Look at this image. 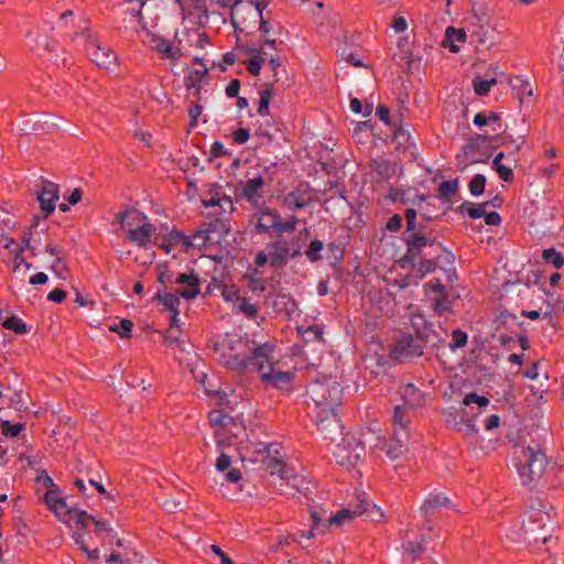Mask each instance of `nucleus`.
<instances>
[{
	"mask_svg": "<svg viewBox=\"0 0 564 564\" xmlns=\"http://www.w3.org/2000/svg\"><path fill=\"white\" fill-rule=\"evenodd\" d=\"M221 347L229 351L228 355L223 356L226 367L239 371L245 369L257 371L263 383L280 390L289 389L293 373L274 367V346L270 343L257 344L247 338L227 334L221 341Z\"/></svg>",
	"mask_w": 564,
	"mask_h": 564,
	"instance_id": "obj_1",
	"label": "nucleus"
},
{
	"mask_svg": "<svg viewBox=\"0 0 564 564\" xmlns=\"http://www.w3.org/2000/svg\"><path fill=\"white\" fill-rule=\"evenodd\" d=\"M546 437L545 430H536V438L516 451V467L523 486L538 487L550 463L544 448Z\"/></svg>",
	"mask_w": 564,
	"mask_h": 564,
	"instance_id": "obj_2",
	"label": "nucleus"
},
{
	"mask_svg": "<svg viewBox=\"0 0 564 564\" xmlns=\"http://www.w3.org/2000/svg\"><path fill=\"white\" fill-rule=\"evenodd\" d=\"M307 394L315 404V410H338L343 399L340 383L330 376L317 375L308 384Z\"/></svg>",
	"mask_w": 564,
	"mask_h": 564,
	"instance_id": "obj_3",
	"label": "nucleus"
},
{
	"mask_svg": "<svg viewBox=\"0 0 564 564\" xmlns=\"http://www.w3.org/2000/svg\"><path fill=\"white\" fill-rule=\"evenodd\" d=\"M379 436L372 432H365L359 435L348 434L336 445L335 457L337 463L346 466H354L366 455V445L377 446Z\"/></svg>",
	"mask_w": 564,
	"mask_h": 564,
	"instance_id": "obj_4",
	"label": "nucleus"
},
{
	"mask_svg": "<svg viewBox=\"0 0 564 564\" xmlns=\"http://www.w3.org/2000/svg\"><path fill=\"white\" fill-rule=\"evenodd\" d=\"M268 468L271 476H278L280 479V485L276 487L280 495L295 496L301 494L311 499L308 481L303 476L297 475L293 468L278 459H271Z\"/></svg>",
	"mask_w": 564,
	"mask_h": 564,
	"instance_id": "obj_5",
	"label": "nucleus"
},
{
	"mask_svg": "<svg viewBox=\"0 0 564 564\" xmlns=\"http://www.w3.org/2000/svg\"><path fill=\"white\" fill-rule=\"evenodd\" d=\"M551 520L552 516L550 511L546 510V505L543 501L538 500L525 512V518L522 522L523 540L528 543H535L538 541L545 543L547 541V536L545 534H540L539 531L544 530Z\"/></svg>",
	"mask_w": 564,
	"mask_h": 564,
	"instance_id": "obj_6",
	"label": "nucleus"
},
{
	"mask_svg": "<svg viewBox=\"0 0 564 564\" xmlns=\"http://www.w3.org/2000/svg\"><path fill=\"white\" fill-rule=\"evenodd\" d=\"M44 501L47 507L63 521L74 520L82 529L86 528L85 520L88 513L83 510L72 509L66 505V501L61 497L55 489L48 490L44 495Z\"/></svg>",
	"mask_w": 564,
	"mask_h": 564,
	"instance_id": "obj_7",
	"label": "nucleus"
},
{
	"mask_svg": "<svg viewBox=\"0 0 564 564\" xmlns=\"http://www.w3.org/2000/svg\"><path fill=\"white\" fill-rule=\"evenodd\" d=\"M243 14L248 15L253 23H257L258 19L260 20L259 30L263 35L270 33L271 26L269 22L263 19L260 3H254L251 0L247 1L246 3L242 0L235 1V4L232 6V25L240 32H243V28H240V18Z\"/></svg>",
	"mask_w": 564,
	"mask_h": 564,
	"instance_id": "obj_8",
	"label": "nucleus"
},
{
	"mask_svg": "<svg viewBox=\"0 0 564 564\" xmlns=\"http://www.w3.org/2000/svg\"><path fill=\"white\" fill-rule=\"evenodd\" d=\"M133 215L132 221L128 224L127 238L140 248H148L155 228L149 223L145 214L133 213Z\"/></svg>",
	"mask_w": 564,
	"mask_h": 564,
	"instance_id": "obj_9",
	"label": "nucleus"
},
{
	"mask_svg": "<svg viewBox=\"0 0 564 564\" xmlns=\"http://www.w3.org/2000/svg\"><path fill=\"white\" fill-rule=\"evenodd\" d=\"M270 256V265L273 268H283L290 258L301 254V247L294 241H288L279 236L268 247Z\"/></svg>",
	"mask_w": 564,
	"mask_h": 564,
	"instance_id": "obj_10",
	"label": "nucleus"
},
{
	"mask_svg": "<svg viewBox=\"0 0 564 564\" xmlns=\"http://www.w3.org/2000/svg\"><path fill=\"white\" fill-rule=\"evenodd\" d=\"M338 410L322 411L314 410L315 424L325 438L335 442L341 435V424L337 413Z\"/></svg>",
	"mask_w": 564,
	"mask_h": 564,
	"instance_id": "obj_11",
	"label": "nucleus"
},
{
	"mask_svg": "<svg viewBox=\"0 0 564 564\" xmlns=\"http://www.w3.org/2000/svg\"><path fill=\"white\" fill-rule=\"evenodd\" d=\"M406 252L401 261L406 264L415 265L416 260L422 253V250L427 246L435 243V237L430 234L414 232L405 240Z\"/></svg>",
	"mask_w": 564,
	"mask_h": 564,
	"instance_id": "obj_12",
	"label": "nucleus"
},
{
	"mask_svg": "<svg viewBox=\"0 0 564 564\" xmlns=\"http://www.w3.org/2000/svg\"><path fill=\"white\" fill-rule=\"evenodd\" d=\"M423 344L421 338L411 335H403L392 348V357L395 359H411L423 355Z\"/></svg>",
	"mask_w": 564,
	"mask_h": 564,
	"instance_id": "obj_13",
	"label": "nucleus"
},
{
	"mask_svg": "<svg viewBox=\"0 0 564 564\" xmlns=\"http://www.w3.org/2000/svg\"><path fill=\"white\" fill-rule=\"evenodd\" d=\"M365 505H368V499L366 494L358 496V503L352 508H343L335 514H329L328 518V529L330 527L339 528L344 525L346 522L352 520L357 516H362L367 508Z\"/></svg>",
	"mask_w": 564,
	"mask_h": 564,
	"instance_id": "obj_14",
	"label": "nucleus"
},
{
	"mask_svg": "<svg viewBox=\"0 0 564 564\" xmlns=\"http://www.w3.org/2000/svg\"><path fill=\"white\" fill-rule=\"evenodd\" d=\"M91 61L101 68L113 69L117 67V55L108 47L102 46L95 40L90 41L87 47Z\"/></svg>",
	"mask_w": 564,
	"mask_h": 564,
	"instance_id": "obj_15",
	"label": "nucleus"
},
{
	"mask_svg": "<svg viewBox=\"0 0 564 564\" xmlns=\"http://www.w3.org/2000/svg\"><path fill=\"white\" fill-rule=\"evenodd\" d=\"M42 187L37 192V200L44 216L52 214L55 210L56 202L59 198L58 186L50 181L42 180Z\"/></svg>",
	"mask_w": 564,
	"mask_h": 564,
	"instance_id": "obj_16",
	"label": "nucleus"
},
{
	"mask_svg": "<svg viewBox=\"0 0 564 564\" xmlns=\"http://www.w3.org/2000/svg\"><path fill=\"white\" fill-rule=\"evenodd\" d=\"M409 432L406 429H398L393 432L390 442L386 446L387 456L395 460L402 457L408 451Z\"/></svg>",
	"mask_w": 564,
	"mask_h": 564,
	"instance_id": "obj_17",
	"label": "nucleus"
},
{
	"mask_svg": "<svg viewBox=\"0 0 564 564\" xmlns=\"http://www.w3.org/2000/svg\"><path fill=\"white\" fill-rule=\"evenodd\" d=\"M264 186V180L261 175L249 177L241 186L238 195L248 200L251 205L258 206L261 198L260 191Z\"/></svg>",
	"mask_w": 564,
	"mask_h": 564,
	"instance_id": "obj_18",
	"label": "nucleus"
},
{
	"mask_svg": "<svg viewBox=\"0 0 564 564\" xmlns=\"http://www.w3.org/2000/svg\"><path fill=\"white\" fill-rule=\"evenodd\" d=\"M279 214L269 207H261L254 213V226L259 234H267L270 229L276 230Z\"/></svg>",
	"mask_w": 564,
	"mask_h": 564,
	"instance_id": "obj_19",
	"label": "nucleus"
},
{
	"mask_svg": "<svg viewBox=\"0 0 564 564\" xmlns=\"http://www.w3.org/2000/svg\"><path fill=\"white\" fill-rule=\"evenodd\" d=\"M231 416L227 415L223 410H214L209 413V422L213 426L219 429L215 432V437L219 446H229L230 442L226 440L228 423Z\"/></svg>",
	"mask_w": 564,
	"mask_h": 564,
	"instance_id": "obj_20",
	"label": "nucleus"
},
{
	"mask_svg": "<svg viewBox=\"0 0 564 564\" xmlns=\"http://www.w3.org/2000/svg\"><path fill=\"white\" fill-rule=\"evenodd\" d=\"M175 283L184 285L180 291V295L187 300L195 299L199 294V279L194 273H181L175 279Z\"/></svg>",
	"mask_w": 564,
	"mask_h": 564,
	"instance_id": "obj_21",
	"label": "nucleus"
},
{
	"mask_svg": "<svg viewBox=\"0 0 564 564\" xmlns=\"http://www.w3.org/2000/svg\"><path fill=\"white\" fill-rule=\"evenodd\" d=\"M449 501V498L443 492L433 491L424 499L420 507V512L422 516L429 517L441 507L447 506Z\"/></svg>",
	"mask_w": 564,
	"mask_h": 564,
	"instance_id": "obj_22",
	"label": "nucleus"
},
{
	"mask_svg": "<svg viewBox=\"0 0 564 564\" xmlns=\"http://www.w3.org/2000/svg\"><path fill=\"white\" fill-rule=\"evenodd\" d=\"M505 153L499 152L492 160V167L499 174L500 178L505 182H511L513 180V170L516 167V161L511 155L507 158L508 163H502Z\"/></svg>",
	"mask_w": 564,
	"mask_h": 564,
	"instance_id": "obj_23",
	"label": "nucleus"
},
{
	"mask_svg": "<svg viewBox=\"0 0 564 564\" xmlns=\"http://www.w3.org/2000/svg\"><path fill=\"white\" fill-rule=\"evenodd\" d=\"M473 35L477 37L478 42L491 47L497 42V32L488 23H480L473 30Z\"/></svg>",
	"mask_w": 564,
	"mask_h": 564,
	"instance_id": "obj_24",
	"label": "nucleus"
},
{
	"mask_svg": "<svg viewBox=\"0 0 564 564\" xmlns=\"http://www.w3.org/2000/svg\"><path fill=\"white\" fill-rule=\"evenodd\" d=\"M246 50L251 54V58L246 62V67L251 75L258 76L264 62V58L261 56L265 54L264 47L248 46Z\"/></svg>",
	"mask_w": 564,
	"mask_h": 564,
	"instance_id": "obj_25",
	"label": "nucleus"
},
{
	"mask_svg": "<svg viewBox=\"0 0 564 564\" xmlns=\"http://www.w3.org/2000/svg\"><path fill=\"white\" fill-rule=\"evenodd\" d=\"M42 116L35 115L24 118L20 123L19 128L23 133H31L39 130H46L51 127H57L56 123H48V121H42Z\"/></svg>",
	"mask_w": 564,
	"mask_h": 564,
	"instance_id": "obj_26",
	"label": "nucleus"
},
{
	"mask_svg": "<svg viewBox=\"0 0 564 564\" xmlns=\"http://www.w3.org/2000/svg\"><path fill=\"white\" fill-rule=\"evenodd\" d=\"M218 230L228 232V229L226 228V226L223 223L217 220V221L210 224L208 229L197 230L192 237V239H193L192 245L197 246V247L205 246L210 240V234L218 231Z\"/></svg>",
	"mask_w": 564,
	"mask_h": 564,
	"instance_id": "obj_27",
	"label": "nucleus"
},
{
	"mask_svg": "<svg viewBox=\"0 0 564 564\" xmlns=\"http://www.w3.org/2000/svg\"><path fill=\"white\" fill-rule=\"evenodd\" d=\"M473 122L478 127L489 126L494 132H498L501 128L500 117L492 111L476 113Z\"/></svg>",
	"mask_w": 564,
	"mask_h": 564,
	"instance_id": "obj_28",
	"label": "nucleus"
},
{
	"mask_svg": "<svg viewBox=\"0 0 564 564\" xmlns=\"http://www.w3.org/2000/svg\"><path fill=\"white\" fill-rule=\"evenodd\" d=\"M153 42L155 43L154 50L160 53L163 58L176 61L182 55L178 48H173L164 39L155 37Z\"/></svg>",
	"mask_w": 564,
	"mask_h": 564,
	"instance_id": "obj_29",
	"label": "nucleus"
},
{
	"mask_svg": "<svg viewBox=\"0 0 564 564\" xmlns=\"http://www.w3.org/2000/svg\"><path fill=\"white\" fill-rule=\"evenodd\" d=\"M180 291L176 293H167L158 291L155 299L164 305L170 312L178 311L180 305Z\"/></svg>",
	"mask_w": 564,
	"mask_h": 564,
	"instance_id": "obj_30",
	"label": "nucleus"
},
{
	"mask_svg": "<svg viewBox=\"0 0 564 564\" xmlns=\"http://www.w3.org/2000/svg\"><path fill=\"white\" fill-rule=\"evenodd\" d=\"M246 435V429L238 417L229 420L226 440L232 444V440H241Z\"/></svg>",
	"mask_w": 564,
	"mask_h": 564,
	"instance_id": "obj_31",
	"label": "nucleus"
},
{
	"mask_svg": "<svg viewBox=\"0 0 564 564\" xmlns=\"http://www.w3.org/2000/svg\"><path fill=\"white\" fill-rule=\"evenodd\" d=\"M486 206L485 204H475L473 202H464L459 207L458 209L462 212V213H466L470 218L473 219H478V218H481L484 217L485 213H486Z\"/></svg>",
	"mask_w": 564,
	"mask_h": 564,
	"instance_id": "obj_32",
	"label": "nucleus"
},
{
	"mask_svg": "<svg viewBox=\"0 0 564 564\" xmlns=\"http://www.w3.org/2000/svg\"><path fill=\"white\" fill-rule=\"evenodd\" d=\"M310 513H311V520L312 522H315L317 524H321L325 528H328V518L329 512L324 508V506H312L310 505Z\"/></svg>",
	"mask_w": 564,
	"mask_h": 564,
	"instance_id": "obj_33",
	"label": "nucleus"
},
{
	"mask_svg": "<svg viewBox=\"0 0 564 564\" xmlns=\"http://www.w3.org/2000/svg\"><path fill=\"white\" fill-rule=\"evenodd\" d=\"M142 8L138 9H128L126 11L127 14L130 15L129 20L124 19L126 22H128V28L134 30L135 32H139V30H143V15H142Z\"/></svg>",
	"mask_w": 564,
	"mask_h": 564,
	"instance_id": "obj_34",
	"label": "nucleus"
},
{
	"mask_svg": "<svg viewBox=\"0 0 564 564\" xmlns=\"http://www.w3.org/2000/svg\"><path fill=\"white\" fill-rule=\"evenodd\" d=\"M23 248H17L13 256V272L17 274L25 275V272L32 268V264L25 261L22 256Z\"/></svg>",
	"mask_w": 564,
	"mask_h": 564,
	"instance_id": "obj_35",
	"label": "nucleus"
},
{
	"mask_svg": "<svg viewBox=\"0 0 564 564\" xmlns=\"http://www.w3.org/2000/svg\"><path fill=\"white\" fill-rule=\"evenodd\" d=\"M272 96H273V86L271 84H267L265 88L260 93L259 107L257 110L260 116L268 115L269 105H270Z\"/></svg>",
	"mask_w": 564,
	"mask_h": 564,
	"instance_id": "obj_36",
	"label": "nucleus"
},
{
	"mask_svg": "<svg viewBox=\"0 0 564 564\" xmlns=\"http://www.w3.org/2000/svg\"><path fill=\"white\" fill-rule=\"evenodd\" d=\"M284 204L291 210H296L306 206L303 195L297 191L288 193L284 197Z\"/></svg>",
	"mask_w": 564,
	"mask_h": 564,
	"instance_id": "obj_37",
	"label": "nucleus"
},
{
	"mask_svg": "<svg viewBox=\"0 0 564 564\" xmlns=\"http://www.w3.org/2000/svg\"><path fill=\"white\" fill-rule=\"evenodd\" d=\"M2 326L6 329L13 330L17 334H26L29 332V326L26 325V323H24L21 318L14 315L7 318L2 323Z\"/></svg>",
	"mask_w": 564,
	"mask_h": 564,
	"instance_id": "obj_38",
	"label": "nucleus"
},
{
	"mask_svg": "<svg viewBox=\"0 0 564 564\" xmlns=\"http://www.w3.org/2000/svg\"><path fill=\"white\" fill-rule=\"evenodd\" d=\"M486 176L476 174L468 184L469 192L473 196H480L485 192Z\"/></svg>",
	"mask_w": 564,
	"mask_h": 564,
	"instance_id": "obj_39",
	"label": "nucleus"
},
{
	"mask_svg": "<svg viewBox=\"0 0 564 564\" xmlns=\"http://www.w3.org/2000/svg\"><path fill=\"white\" fill-rule=\"evenodd\" d=\"M458 188V181L452 180V181H444L438 185V197L440 198H449L452 197Z\"/></svg>",
	"mask_w": 564,
	"mask_h": 564,
	"instance_id": "obj_40",
	"label": "nucleus"
},
{
	"mask_svg": "<svg viewBox=\"0 0 564 564\" xmlns=\"http://www.w3.org/2000/svg\"><path fill=\"white\" fill-rule=\"evenodd\" d=\"M543 259L552 263L555 268L560 269L564 265V257L561 252H557L555 249H544L542 252Z\"/></svg>",
	"mask_w": 564,
	"mask_h": 564,
	"instance_id": "obj_41",
	"label": "nucleus"
},
{
	"mask_svg": "<svg viewBox=\"0 0 564 564\" xmlns=\"http://www.w3.org/2000/svg\"><path fill=\"white\" fill-rule=\"evenodd\" d=\"M133 327V323L130 319H121L119 323H112L109 325V330L119 334L121 337H128Z\"/></svg>",
	"mask_w": 564,
	"mask_h": 564,
	"instance_id": "obj_42",
	"label": "nucleus"
},
{
	"mask_svg": "<svg viewBox=\"0 0 564 564\" xmlns=\"http://www.w3.org/2000/svg\"><path fill=\"white\" fill-rule=\"evenodd\" d=\"M323 249L324 243L318 239H314L311 241L308 249L305 251V256L311 262L318 261L322 258L321 251Z\"/></svg>",
	"mask_w": 564,
	"mask_h": 564,
	"instance_id": "obj_43",
	"label": "nucleus"
},
{
	"mask_svg": "<svg viewBox=\"0 0 564 564\" xmlns=\"http://www.w3.org/2000/svg\"><path fill=\"white\" fill-rule=\"evenodd\" d=\"M24 429L23 423H11L10 421L1 422V432L7 437H14L20 434V432Z\"/></svg>",
	"mask_w": 564,
	"mask_h": 564,
	"instance_id": "obj_44",
	"label": "nucleus"
},
{
	"mask_svg": "<svg viewBox=\"0 0 564 564\" xmlns=\"http://www.w3.org/2000/svg\"><path fill=\"white\" fill-rule=\"evenodd\" d=\"M415 269V276L419 279L424 278L427 273L433 272L436 268V263L433 260H422L417 265H413Z\"/></svg>",
	"mask_w": 564,
	"mask_h": 564,
	"instance_id": "obj_45",
	"label": "nucleus"
},
{
	"mask_svg": "<svg viewBox=\"0 0 564 564\" xmlns=\"http://www.w3.org/2000/svg\"><path fill=\"white\" fill-rule=\"evenodd\" d=\"M404 408L401 405H397L394 408V412L392 415V423L394 431L398 429H406V419H405V412Z\"/></svg>",
	"mask_w": 564,
	"mask_h": 564,
	"instance_id": "obj_46",
	"label": "nucleus"
},
{
	"mask_svg": "<svg viewBox=\"0 0 564 564\" xmlns=\"http://www.w3.org/2000/svg\"><path fill=\"white\" fill-rule=\"evenodd\" d=\"M452 343L448 344L451 350L463 348L467 344V334L460 329H455L452 334Z\"/></svg>",
	"mask_w": 564,
	"mask_h": 564,
	"instance_id": "obj_47",
	"label": "nucleus"
},
{
	"mask_svg": "<svg viewBox=\"0 0 564 564\" xmlns=\"http://www.w3.org/2000/svg\"><path fill=\"white\" fill-rule=\"evenodd\" d=\"M297 218L292 216L290 217L288 220H282L281 217L279 216L278 218V224H276V232L279 234H282V232H293L294 229H295V225L297 224Z\"/></svg>",
	"mask_w": 564,
	"mask_h": 564,
	"instance_id": "obj_48",
	"label": "nucleus"
},
{
	"mask_svg": "<svg viewBox=\"0 0 564 564\" xmlns=\"http://www.w3.org/2000/svg\"><path fill=\"white\" fill-rule=\"evenodd\" d=\"M133 213H140L139 210L134 208H129L122 213H118L116 215V220L119 223L122 229L128 231V224L129 221H132L133 219Z\"/></svg>",
	"mask_w": 564,
	"mask_h": 564,
	"instance_id": "obj_49",
	"label": "nucleus"
},
{
	"mask_svg": "<svg viewBox=\"0 0 564 564\" xmlns=\"http://www.w3.org/2000/svg\"><path fill=\"white\" fill-rule=\"evenodd\" d=\"M419 215L417 207L408 208L404 213V218L406 223V231H415L416 230V217Z\"/></svg>",
	"mask_w": 564,
	"mask_h": 564,
	"instance_id": "obj_50",
	"label": "nucleus"
},
{
	"mask_svg": "<svg viewBox=\"0 0 564 564\" xmlns=\"http://www.w3.org/2000/svg\"><path fill=\"white\" fill-rule=\"evenodd\" d=\"M237 308L239 312L243 313L249 317H254L258 313L257 307L250 302H248L246 299H240L237 302Z\"/></svg>",
	"mask_w": 564,
	"mask_h": 564,
	"instance_id": "obj_51",
	"label": "nucleus"
},
{
	"mask_svg": "<svg viewBox=\"0 0 564 564\" xmlns=\"http://www.w3.org/2000/svg\"><path fill=\"white\" fill-rule=\"evenodd\" d=\"M328 531V528H325L321 524H317L315 522H312L311 529L307 531H302L300 536L304 539H312L316 535L325 534Z\"/></svg>",
	"mask_w": 564,
	"mask_h": 564,
	"instance_id": "obj_52",
	"label": "nucleus"
},
{
	"mask_svg": "<svg viewBox=\"0 0 564 564\" xmlns=\"http://www.w3.org/2000/svg\"><path fill=\"white\" fill-rule=\"evenodd\" d=\"M45 251L48 254H51V256L56 258L55 261L52 264V270L57 272V270H58L57 265L61 263V260H62L61 259L62 249L57 245H55V243H47L46 247H45Z\"/></svg>",
	"mask_w": 564,
	"mask_h": 564,
	"instance_id": "obj_53",
	"label": "nucleus"
},
{
	"mask_svg": "<svg viewBox=\"0 0 564 564\" xmlns=\"http://www.w3.org/2000/svg\"><path fill=\"white\" fill-rule=\"evenodd\" d=\"M340 56L344 61L352 66H365L361 58L356 53L348 51L346 47L341 50Z\"/></svg>",
	"mask_w": 564,
	"mask_h": 564,
	"instance_id": "obj_54",
	"label": "nucleus"
},
{
	"mask_svg": "<svg viewBox=\"0 0 564 564\" xmlns=\"http://www.w3.org/2000/svg\"><path fill=\"white\" fill-rule=\"evenodd\" d=\"M404 398L408 399V403H410L412 406L420 404V392L413 384H408L404 388Z\"/></svg>",
	"mask_w": 564,
	"mask_h": 564,
	"instance_id": "obj_55",
	"label": "nucleus"
},
{
	"mask_svg": "<svg viewBox=\"0 0 564 564\" xmlns=\"http://www.w3.org/2000/svg\"><path fill=\"white\" fill-rule=\"evenodd\" d=\"M463 403L465 405H470L471 403H476L480 408H484L489 404V399L486 397L478 395L476 393H468L465 395Z\"/></svg>",
	"mask_w": 564,
	"mask_h": 564,
	"instance_id": "obj_56",
	"label": "nucleus"
},
{
	"mask_svg": "<svg viewBox=\"0 0 564 564\" xmlns=\"http://www.w3.org/2000/svg\"><path fill=\"white\" fill-rule=\"evenodd\" d=\"M446 39L451 42H464L466 39V33L463 29H455L454 26H448L446 29Z\"/></svg>",
	"mask_w": 564,
	"mask_h": 564,
	"instance_id": "obj_57",
	"label": "nucleus"
},
{
	"mask_svg": "<svg viewBox=\"0 0 564 564\" xmlns=\"http://www.w3.org/2000/svg\"><path fill=\"white\" fill-rule=\"evenodd\" d=\"M475 94L478 96H487L490 91L489 85L481 77H475L473 80Z\"/></svg>",
	"mask_w": 564,
	"mask_h": 564,
	"instance_id": "obj_58",
	"label": "nucleus"
},
{
	"mask_svg": "<svg viewBox=\"0 0 564 564\" xmlns=\"http://www.w3.org/2000/svg\"><path fill=\"white\" fill-rule=\"evenodd\" d=\"M365 507L367 508V511L364 514H366L371 521H380L383 518V512L380 507L371 505L369 501Z\"/></svg>",
	"mask_w": 564,
	"mask_h": 564,
	"instance_id": "obj_59",
	"label": "nucleus"
},
{
	"mask_svg": "<svg viewBox=\"0 0 564 564\" xmlns=\"http://www.w3.org/2000/svg\"><path fill=\"white\" fill-rule=\"evenodd\" d=\"M433 307L437 313H443L449 310V303L447 299V294L444 293L442 295H437L434 299Z\"/></svg>",
	"mask_w": 564,
	"mask_h": 564,
	"instance_id": "obj_60",
	"label": "nucleus"
},
{
	"mask_svg": "<svg viewBox=\"0 0 564 564\" xmlns=\"http://www.w3.org/2000/svg\"><path fill=\"white\" fill-rule=\"evenodd\" d=\"M350 110L354 112V113H357V115H362L364 117H367L371 113L372 111V106L370 105H367L366 106V111L362 112V105L360 102V100L358 98H352L350 100Z\"/></svg>",
	"mask_w": 564,
	"mask_h": 564,
	"instance_id": "obj_61",
	"label": "nucleus"
},
{
	"mask_svg": "<svg viewBox=\"0 0 564 564\" xmlns=\"http://www.w3.org/2000/svg\"><path fill=\"white\" fill-rule=\"evenodd\" d=\"M221 295L227 302H238L240 300L239 291L235 286H225L221 291Z\"/></svg>",
	"mask_w": 564,
	"mask_h": 564,
	"instance_id": "obj_62",
	"label": "nucleus"
},
{
	"mask_svg": "<svg viewBox=\"0 0 564 564\" xmlns=\"http://www.w3.org/2000/svg\"><path fill=\"white\" fill-rule=\"evenodd\" d=\"M424 202H425V197L421 195V196L415 197V199L413 200V205L417 207V212H419V215L421 216V218L424 219L425 221H430V220H432V216H430L427 214V212L425 210Z\"/></svg>",
	"mask_w": 564,
	"mask_h": 564,
	"instance_id": "obj_63",
	"label": "nucleus"
},
{
	"mask_svg": "<svg viewBox=\"0 0 564 564\" xmlns=\"http://www.w3.org/2000/svg\"><path fill=\"white\" fill-rule=\"evenodd\" d=\"M423 543H425V539L422 538L420 541H408L404 544V550L412 554H420L423 551Z\"/></svg>",
	"mask_w": 564,
	"mask_h": 564,
	"instance_id": "obj_64",
	"label": "nucleus"
}]
</instances>
